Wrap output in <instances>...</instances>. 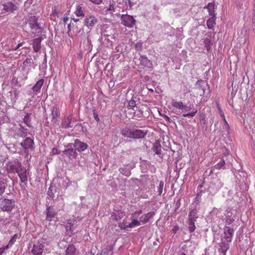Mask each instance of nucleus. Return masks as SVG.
<instances>
[{"label": "nucleus", "mask_w": 255, "mask_h": 255, "mask_svg": "<svg viewBox=\"0 0 255 255\" xmlns=\"http://www.w3.org/2000/svg\"><path fill=\"white\" fill-rule=\"evenodd\" d=\"M15 206L13 199L2 198L0 200V208L3 211H11Z\"/></svg>", "instance_id": "1"}, {"label": "nucleus", "mask_w": 255, "mask_h": 255, "mask_svg": "<svg viewBox=\"0 0 255 255\" xmlns=\"http://www.w3.org/2000/svg\"><path fill=\"white\" fill-rule=\"evenodd\" d=\"M121 20L123 25L129 28L132 27L135 23V20L133 17L128 14H122L121 15Z\"/></svg>", "instance_id": "2"}, {"label": "nucleus", "mask_w": 255, "mask_h": 255, "mask_svg": "<svg viewBox=\"0 0 255 255\" xmlns=\"http://www.w3.org/2000/svg\"><path fill=\"white\" fill-rule=\"evenodd\" d=\"M28 24L32 30H33V32L36 33L37 30L38 33L40 31V27L38 23V18L35 16H30L28 20Z\"/></svg>", "instance_id": "3"}, {"label": "nucleus", "mask_w": 255, "mask_h": 255, "mask_svg": "<svg viewBox=\"0 0 255 255\" xmlns=\"http://www.w3.org/2000/svg\"><path fill=\"white\" fill-rule=\"evenodd\" d=\"M73 146L75 147L77 151L81 152L86 150L88 145L86 143L81 141L79 139H76L73 144Z\"/></svg>", "instance_id": "4"}, {"label": "nucleus", "mask_w": 255, "mask_h": 255, "mask_svg": "<svg viewBox=\"0 0 255 255\" xmlns=\"http://www.w3.org/2000/svg\"><path fill=\"white\" fill-rule=\"evenodd\" d=\"M17 173L20 179V181L26 184L27 182V176L29 174L28 171L22 165Z\"/></svg>", "instance_id": "5"}, {"label": "nucleus", "mask_w": 255, "mask_h": 255, "mask_svg": "<svg viewBox=\"0 0 255 255\" xmlns=\"http://www.w3.org/2000/svg\"><path fill=\"white\" fill-rule=\"evenodd\" d=\"M97 18L94 15H87L84 20V25L88 28L94 27L98 23Z\"/></svg>", "instance_id": "6"}, {"label": "nucleus", "mask_w": 255, "mask_h": 255, "mask_svg": "<svg viewBox=\"0 0 255 255\" xmlns=\"http://www.w3.org/2000/svg\"><path fill=\"white\" fill-rule=\"evenodd\" d=\"M34 141L30 137H26L20 145L25 149H33L34 148Z\"/></svg>", "instance_id": "7"}, {"label": "nucleus", "mask_w": 255, "mask_h": 255, "mask_svg": "<svg viewBox=\"0 0 255 255\" xmlns=\"http://www.w3.org/2000/svg\"><path fill=\"white\" fill-rule=\"evenodd\" d=\"M234 232V230L233 228L226 226L223 234L225 240L228 242H231Z\"/></svg>", "instance_id": "8"}, {"label": "nucleus", "mask_w": 255, "mask_h": 255, "mask_svg": "<svg viewBox=\"0 0 255 255\" xmlns=\"http://www.w3.org/2000/svg\"><path fill=\"white\" fill-rule=\"evenodd\" d=\"M46 212V219L48 221H51L52 219L55 218L57 212L52 206H48L46 208L45 210Z\"/></svg>", "instance_id": "9"}, {"label": "nucleus", "mask_w": 255, "mask_h": 255, "mask_svg": "<svg viewBox=\"0 0 255 255\" xmlns=\"http://www.w3.org/2000/svg\"><path fill=\"white\" fill-rule=\"evenodd\" d=\"M231 242H228L226 240H222L221 242L219 244L220 252L223 255H226L227 251L229 249Z\"/></svg>", "instance_id": "10"}, {"label": "nucleus", "mask_w": 255, "mask_h": 255, "mask_svg": "<svg viewBox=\"0 0 255 255\" xmlns=\"http://www.w3.org/2000/svg\"><path fill=\"white\" fill-rule=\"evenodd\" d=\"M63 153L70 159H75L78 155L75 148H68L64 150Z\"/></svg>", "instance_id": "11"}, {"label": "nucleus", "mask_w": 255, "mask_h": 255, "mask_svg": "<svg viewBox=\"0 0 255 255\" xmlns=\"http://www.w3.org/2000/svg\"><path fill=\"white\" fill-rule=\"evenodd\" d=\"M2 6L3 9L8 12H13L17 9V6L10 1L3 3Z\"/></svg>", "instance_id": "12"}, {"label": "nucleus", "mask_w": 255, "mask_h": 255, "mask_svg": "<svg viewBox=\"0 0 255 255\" xmlns=\"http://www.w3.org/2000/svg\"><path fill=\"white\" fill-rule=\"evenodd\" d=\"M72 119V116L69 115L67 117L64 118L61 123V128H69L72 127L71 125V122Z\"/></svg>", "instance_id": "13"}, {"label": "nucleus", "mask_w": 255, "mask_h": 255, "mask_svg": "<svg viewBox=\"0 0 255 255\" xmlns=\"http://www.w3.org/2000/svg\"><path fill=\"white\" fill-rule=\"evenodd\" d=\"M43 247V245L41 244L34 245L32 250V255H42Z\"/></svg>", "instance_id": "14"}, {"label": "nucleus", "mask_w": 255, "mask_h": 255, "mask_svg": "<svg viewBox=\"0 0 255 255\" xmlns=\"http://www.w3.org/2000/svg\"><path fill=\"white\" fill-rule=\"evenodd\" d=\"M138 60L141 65L148 68L152 67V63L151 61L149 60L147 57L145 56H140Z\"/></svg>", "instance_id": "15"}, {"label": "nucleus", "mask_w": 255, "mask_h": 255, "mask_svg": "<svg viewBox=\"0 0 255 255\" xmlns=\"http://www.w3.org/2000/svg\"><path fill=\"white\" fill-rule=\"evenodd\" d=\"M155 214V212L151 211L147 214L142 215L139 218L140 222H141L143 224L146 223L150 218H152L154 216Z\"/></svg>", "instance_id": "16"}, {"label": "nucleus", "mask_w": 255, "mask_h": 255, "mask_svg": "<svg viewBox=\"0 0 255 255\" xmlns=\"http://www.w3.org/2000/svg\"><path fill=\"white\" fill-rule=\"evenodd\" d=\"M147 134V131L141 129L133 130L132 138H143Z\"/></svg>", "instance_id": "17"}, {"label": "nucleus", "mask_w": 255, "mask_h": 255, "mask_svg": "<svg viewBox=\"0 0 255 255\" xmlns=\"http://www.w3.org/2000/svg\"><path fill=\"white\" fill-rule=\"evenodd\" d=\"M204 81L201 80H198L195 84V89L199 91L198 93L201 96H203L205 94V88L204 87Z\"/></svg>", "instance_id": "18"}, {"label": "nucleus", "mask_w": 255, "mask_h": 255, "mask_svg": "<svg viewBox=\"0 0 255 255\" xmlns=\"http://www.w3.org/2000/svg\"><path fill=\"white\" fill-rule=\"evenodd\" d=\"M22 164L20 162H16L9 165L8 167V171L10 173H17Z\"/></svg>", "instance_id": "19"}, {"label": "nucleus", "mask_w": 255, "mask_h": 255, "mask_svg": "<svg viewBox=\"0 0 255 255\" xmlns=\"http://www.w3.org/2000/svg\"><path fill=\"white\" fill-rule=\"evenodd\" d=\"M42 37H38L37 38H34L32 40V46L33 50L35 52H38L41 48V42Z\"/></svg>", "instance_id": "20"}, {"label": "nucleus", "mask_w": 255, "mask_h": 255, "mask_svg": "<svg viewBox=\"0 0 255 255\" xmlns=\"http://www.w3.org/2000/svg\"><path fill=\"white\" fill-rule=\"evenodd\" d=\"M125 214L124 212L121 211H116V212L112 213L111 219L112 220H115L118 222L123 218Z\"/></svg>", "instance_id": "21"}, {"label": "nucleus", "mask_w": 255, "mask_h": 255, "mask_svg": "<svg viewBox=\"0 0 255 255\" xmlns=\"http://www.w3.org/2000/svg\"><path fill=\"white\" fill-rule=\"evenodd\" d=\"M198 217L199 215L197 210L193 209L189 213L187 220L195 222Z\"/></svg>", "instance_id": "22"}, {"label": "nucleus", "mask_w": 255, "mask_h": 255, "mask_svg": "<svg viewBox=\"0 0 255 255\" xmlns=\"http://www.w3.org/2000/svg\"><path fill=\"white\" fill-rule=\"evenodd\" d=\"M43 83L44 80L41 79L37 81L36 84L32 87V90L35 95H37V93L39 92Z\"/></svg>", "instance_id": "23"}, {"label": "nucleus", "mask_w": 255, "mask_h": 255, "mask_svg": "<svg viewBox=\"0 0 255 255\" xmlns=\"http://www.w3.org/2000/svg\"><path fill=\"white\" fill-rule=\"evenodd\" d=\"M172 105L174 108L178 109L179 110H185L186 111H188V110L186 109L188 108L186 105L183 104L181 101H173Z\"/></svg>", "instance_id": "24"}, {"label": "nucleus", "mask_w": 255, "mask_h": 255, "mask_svg": "<svg viewBox=\"0 0 255 255\" xmlns=\"http://www.w3.org/2000/svg\"><path fill=\"white\" fill-rule=\"evenodd\" d=\"M33 63V60L30 56H29L26 58L23 61V70H26L27 68H30L32 64ZM29 68L27 69V71H29Z\"/></svg>", "instance_id": "25"}, {"label": "nucleus", "mask_w": 255, "mask_h": 255, "mask_svg": "<svg viewBox=\"0 0 255 255\" xmlns=\"http://www.w3.org/2000/svg\"><path fill=\"white\" fill-rule=\"evenodd\" d=\"M121 134L126 137L132 138L133 137V130L129 128H125L121 130Z\"/></svg>", "instance_id": "26"}, {"label": "nucleus", "mask_w": 255, "mask_h": 255, "mask_svg": "<svg viewBox=\"0 0 255 255\" xmlns=\"http://www.w3.org/2000/svg\"><path fill=\"white\" fill-rule=\"evenodd\" d=\"M152 149L155 154L157 155H160L161 154V146L158 141H155L153 144Z\"/></svg>", "instance_id": "27"}, {"label": "nucleus", "mask_w": 255, "mask_h": 255, "mask_svg": "<svg viewBox=\"0 0 255 255\" xmlns=\"http://www.w3.org/2000/svg\"><path fill=\"white\" fill-rule=\"evenodd\" d=\"M27 129L24 128L21 125H19V128L17 131H16V134L21 137H25L27 135Z\"/></svg>", "instance_id": "28"}, {"label": "nucleus", "mask_w": 255, "mask_h": 255, "mask_svg": "<svg viewBox=\"0 0 255 255\" xmlns=\"http://www.w3.org/2000/svg\"><path fill=\"white\" fill-rule=\"evenodd\" d=\"M195 222L187 220L186 222V227L190 233H193L196 229Z\"/></svg>", "instance_id": "29"}, {"label": "nucleus", "mask_w": 255, "mask_h": 255, "mask_svg": "<svg viewBox=\"0 0 255 255\" xmlns=\"http://www.w3.org/2000/svg\"><path fill=\"white\" fill-rule=\"evenodd\" d=\"M214 3L209 2L207 6L204 7V8L208 9L209 14L211 16H215L214 14Z\"/></svg>", "instance_id": "30"}, {"label": "nucleus", "mask_w": 255, "mask_h": 255, "mask_svg": "<svg viewBox=\"0 0 255 255\" xmlns=\"http://www.w3.org/2000/svg\"><path fill=\"white\" fill-rule=\"evenodd\" d=\"M76 248L73 245H69L66 251V255H74Z\"/></svg>", "instance_id": "31"}, {"label": "nucleus", "mask_w": 255, "mask_h": 255, "mask_svg": "<svg viewBox=\"0 0 255 255\" xmlns=\"http://www.w3.org/2000/svg\"><path fill=\"white\" fill-rule=\"evenodd\" d=\"M211 18L208 19L207 21V25L209 29H212L215 25V16H212Z\"/></svg>", "instance_id": "32"}, {"label": "nucleus", "mask_w": 255, "mask_h": 255, "mask_svg": "<svg viewBox=\"0 0 255 255\" xmlns=\"http://www.w3.org/2000/svg\"><path fill=\"white\" fill-rule=\"evenodd\" d=\"M52 122L54 121L55 119H57L59 116V113L58 108L56 107H54L51 112Z\"/></svg>", "instance_id": "33"}, {"label": "nucleus", "mask_w": 255, "mask_h": 255, "mask_svg": "<svg viewBox=\"0 0 255 255\" xmlns=\"http://www.w3.org/2000/svg\"><path fill=\"white\" fill-rule=\"evenodd\" d=\"M140 220L138 221L136 219H133L132 220L131 223H129L126 227H129V228H132L135 226H139L140 224Z\"/></svg>", "instance_id": "34"}, {"label": "nucleus", "mask_w": 255, "mask_h": 255, "mask_svg": "<svg viewBox=\"0 0 255 255\" xmlns=\"http://www.w3.org/2000/svg\"><path fill=\"white\" fill-rule=\"evenodd\" d=\"M75 13L77 16H83L84 15L82 7L80 5H77Z\"/></svg>", "instance_id": "35"}, {"label": "nucleus", "mask_w": 255, "mask_h": 255, "mask_svg": "<svg viewBox=\"0 0 255 255\" xmlns=\"http://www.w3.org/2000/svg\"><path fill=\"white\" fill-rule=\"evenodd\" d=\"M30 114H27L26 116H25L24 118L23 119V122L28 126V127H30L31 126V120L30 118Z\"/></svg>", "instance_id": "36"}, {"label": "nucleus", "mask_w": 255, "mask_h": 255, "mask_svg": "<svg viewBox=\"0 0 255 255\" xmlns=\"http://www.w3.org/2000/svg\"><path fill=\"white\" fill-rule=\"evenodd\" d=\"M6 183L3 180H0V196L4 192Z\"/></svg>", "instance_id": "37"}, {"label": "nucleus", "mask_w": 255, "mask_h": 255, "mask_svg": "<svg viewBox=\"0 0 255 255\" xmlns=\"http://www.w3.org/2000/svg\"><path fill=\"white\" fill-rule=\"evenodd\" d=\"M225 164V160L224 159H222L220 160V161L217 164H216L214 166V167L216 169H220L221 168H224V167Z\"/></svg>", "instance_id": "38"}, {"label": "nucleus", "mask_w": 255, "mask_h": 255, "mask_svg": "<svg viewBox=\"0 0 255 255\" xmlns=\"http://www.w3.org/2000/svg\"><path fill=\"white\" fill-rule=\"evenodd\" d=\"M128 224L129 223H127L126 219H125L122 223H119V227L122 230H127L128 228H129V227H126Z\"/></svg>", "instance_id": "39"}, {"label": "nucleus", "mask_w": 255, "mask_h": 255, "mask_svg": "<svg viewBox=\"0 0 255 255\" xmlns=\"http://www.w3.org/2000/svg\"><path fill=\"white\" fill-rule=\"evenodd\" d=\"M164 184V183L163 181H160L159 185L158 187V192L159 195H161L163 192Z\"/></svg>", "instance_id": "40"}, {"label": "nucleus", "mask_w": 255, "mask_h": 255, "mask_svg": "<svg viewBox=\"0 0 255 255\" xmlns=\"http://www.w3.org/2000/svg\"><path fill=\"white\" fill-rule=\"evenodd\" d=\"M197 111L196 110L195 111H193L188 114H184L183 115V117H187V118H192L195 116V114L197 113Z\"/></svg>", "instance_id": "41"}, {"label": "nucleus", "mask_w": 255, "mask_h": 255, "mask_svg": "<svg viewBox=\"0 0 255 255\" xmlns=\"http://www.w3.org/2000/svg\"><path fill=\"white\" fill-rule=\"evenodd\" d=\"M128 106L133 109L136 106V103L134 100H131L128 102Z\"/></svg>", "instance_id": "42"}, {"label": "nucleus", "mask_w": 255, "mask_h": 255, "mask_svg": "<svg viewBox=\"0 0 255 255\" xmlns=\"http://www.w3.org/2000/svg\"><path fill=\"white\" fill-rule=\"evenodd\" d=\"M17 237V235H14L13 237L9 241L8 246H11L15 241V239Z\"/></svg>", "instance_id": "43"}, {"label": "nucleus", "mask_w": 255, "mask_h": 255, "mask_svg": "<svg viewBox=\"0 0 255 255\" xmlns=\"http://www.w3.org/2000/svg\"><path fill=\"white\" fill-rule=\"evenodd\" d=\"M215 184H217L218 189L221 188L223 186V183L221 182V181L219 179H217L216 181Z\"/></svg>", "instance_id": "44"}, {"label": "nucleus", "mask_w": 255, "mask_h": 255, "mask_svg": "<svg viewBox=\"0 0 255 255\" xmlns=\"http://www.w3.org/2000/svg\"><path fill=\"white\" fill-rule=\"evenodd\" d=\"M234 219L233 218H229L227 219L226 221V225H231L233 222L234 221Z\"/></svg>", "instance_id": "45"}, {"label": "nucleus", "mask_w": 255, "mask_h": 255, "mask_svg": "<svg viewBox=\"0 0 255 255\" xmlns=\"http://www.w3.org/2000/svg\"><path fill=\"white\" fill-rule=\"evenodd\" d=\"M179 230V227L178 226L176 225V226H174L172 230H171V232H172V233L173 234H176L177 232V231Z\"/></svg>", "instance_id": "46"}, {"label": "nucleus", "mask_w": 255, "mask_h": 255, "mask_svg": "<svg viewBox=\"0 0 255 255\" xmlns=\"http://www.w3.org/2000/svg\"><path fill=\"white\" fill-rule=\"evenodd\" d=\"M91 2L96 4H99L102 2V0H89Z\"/></svg>", "instance_id": "47"}, {"label": "nucleus", "mask_w": 255, "mask_h": 255, "mask_svg": "<svg viewBox=\"0 0 255 255\" xmlns=\"http://www.w3.org/2000/svg\"><path fill=\"white\" fill-rule=\"evenodd\" d=\"M94 111H95V110H94V111H93L94 112V113H93V116H94V119L97 122H99L100 119L99 118L98 115V114L96 113Z\"/></svg>", "instance_id": "48"}, {"label": "nucleus", "mask_w": 255, "mask_h": 255, "mask_svg": "<svg viewBox=\"0 0 255 255\" xmlns=\"http://www.w3.org/2000/svg\"><path fill=\"white\" fill-rule=\"evenodd\" d=\"M181 205V203H180V200L179 199L176 203V204H175V211H176V210H177L180 206Z\"/></svg>", "instance_id": "49"}, {"label": "nucleus", "mask_w": 255, "mask_h": 255, "mask_svg": "<svg viewBox=\"0 0 255 255\" xmlns=\"http://www.w3.org/2000/svg\"><path fill=\"white\" fill-rule=\"evenodd\" d=\"M201 121L202 122V125H203V126H202V128H205L206 129V127H205V125L206 124V121L205 119V118H202L201 120Z\"/></svg>", "instance_id": "50"}, {"label": "nucleus", "mask_w": 255, "mask_h": 255, "mask_svg": "<svg viewBox=\"0 0 255 255\" xmlns=\"http://www.w3.org/2000/svg\"><path fill=\"white\" fill-rule=\"evenodd\" d=\"M23 43H24V42H20L18 43L17 45L15 47L13 48L12 49L13 50H16L18 49L20 47H21L23 45Z\"/></svg>", "instance_id": "51"}, {"label": "nucleus", "mask_w": 255, "mask_h": 255, "mask_svg": "<svg viewBox=\"0 0 255 255\" xmlns=\"http://www.w3.org/2000/svg\"><path fill=\"white\" fill-rule=\"evenodd\" d=\"M162 117L164 118L165 120L169 123H170L171 119L167 116L164 115Z\"/></svg>", "instance_id": "52"}, {"label": "nucleus", "mask_w": 255, "mask_h": 255, "mask_svg": "<svg viewBox=\"0 0 255 255\" xmlns=\"http://www.w3.org/2000/svg\"><path fill=\"white\" fill-rule=\"evenodd\" d=\"M52 152L53 153V154H58V150L56 148H53L52 149Z\"/></svg>", "instance_id": "53"}, {"label": "nucleus", "mask_w": 255, "mask_h": 255, "mask_svg": "<svg viewBox=\"0 0 255 255\" xmlns=\"http://www.w3.org/2000/svg\"><path fill=\"white\" fill-rule=\"evenodd\" d=\"M108 10H114V6L113 4H110Z\"/></svg>", "instance_id": "54"}, {"label": "nucleus", "mask_w": 255, "mask_h": 255, "mask_svg": "<svg viewBox=\"0 0 255 255\" xmlns=\"http://www.w3.org/2000/svg\"><path fill=\"white\" fill-rule=\"evenodd\" d=\"M224 121H225V126H226V128H227V129H228V130L230 128H229V124H228V123L227 122L226 120H225V118H224Z\"/></svg>", "instance_id": "55"}, {"label": "nucleus", "mask_w": 255, "mask_h": 255, "mask_svg": "<svg viewBox=\"0 0 255 255\" xmlns=\"http://www.w3.org/2000/svg\"><path fill=\"white\" fill-rule=\"evenodd\" d=\"M224 121H225V126H226V128H227V129H228V130L230 128H229V124H228V123L227 122L226 120H225V118H224Z\"/></svg>", "instance_id": "56"}, {"label": "nucleus", "mask_w": 255, "mask_h": 255, "mask_svg": "<svg viewBox=\"0 0 255 255\" xmlns=\"http://www.w3.org/2000/svg\"><path fill=\"white\" fill-rule=\"evenodd\" d=\"M68 20H69V18L68 17H67V16L64 17L63 18V20L64 23H66L68 21Z\"/></svg>", "instance_id": "57"}, {"label": "nucleus", "mask_w": 255, "mask_h": 255, "mask_svg": "<svg viewBox=\"0 0 255 255\" xmlns=\"http://www.w3.org/2000/svg\"><path fill=\"white\" fill-rule=\"evenodd\" d=\"M73 143H68L66 146L67 148H72V146L73 145Z\"/></svg>", "instance_id": "58"}, {"label": "nucleus", "mask_w": 255, "mask_h": 255, "mask_svg": "<svg viewBox=\"0 0 255 255\" xmlns=\"http://www.w3.org/2000/svg\"><path fill=\"white\" fill-rule=\"evenodd\" d=\"M70 27H71V24L70 23V24H69L68 25V26H67V27H68V33H69V32L71 31Z\"/></svg>", "instance_id": "59"}, {"label": "nucleus", "mask_w": 255, "mask_h": 255, "mask_svg": "<svg viewBox=\"0 0 255 255\" xmlns=\"http://www.w3.org/2000/svg\"><path fill=\"white\" fill-rule=\"evenodd\" d=\"M72 20H73L74 22H78V21H79L80 20V19H79V18H73V19H72Z\"/></svg>", "instance_id": "60"}, {"label": "nucleus", "mask_w": 255, "mask_h": 255, "mask_svg": "<svg viewBox=\"0 0 255 255\" xmlns=\"http://www.w3.org/2000/svg\"><path fill=\"white\" fill-rule=\"evenodd\" d=\"M48 194L51 197L53 196V194L50 192L49 190L48 191Z\"/></svg>", "instance_id": "61"}, {"label": "nucleus", "mask_w": 255, "mask_h": 255, "mask_svg": "<svg viewBox=\"0 0 255 255\" xmlns=\"http://www.w3.org/2000/svg\"><path fill=\"white\" fill-rule=\"evenodd\" d=\"M137 213L138 214H141L142 213V210H140L138 211H137Z\"/></svg>", "instance_id": "62"}, {"label": "nucleus", "mask_w": 255, "mask_h": 255, "mask_svg": "<svg viewBox=\"0 0 255 255\" xmlns=\"http://www.w3.org/2000/svg\"><path fill=\"white\" fill-rule=\"evenodd\" d=\"M52 13L53 14H54L56 13L55 9L52 10Z\"/></svg>", "instance_id": "63"}, {"label": "nucleus", "mask_w": 255, "mask_h": 255, "mask_svg": "<svg viewBox=\"0 0 255 255\" xmlns=\"http://www.w3.org/2000/svg\"><path fill=\"white\" fill-rule=\"evenodd\" d=\"M220 114H221V115L222 116L224 117V118L225 117L224 116V114H222V112H221V113H220Z\"/></svg>", "instance_id": "64"}]
</instances>
